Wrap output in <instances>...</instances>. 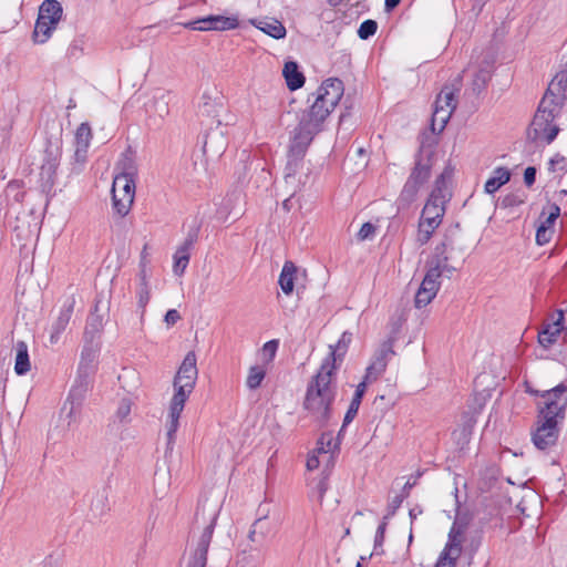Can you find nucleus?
Listing matches in <instances>:
<instances>
[{"mask_svg":"<svg viewBox=\"0 0 567 567\" xmlns=\"http://www.w3.org/2000/svg\"><path fill=\"white\" fill-rule=\"evenodd\" d=\"M334 355L336 350H332L323 360L317 374L309 381L303 400V409L321 426L326 425L331 417V406L337 394V388L333 383V375L337 370Z\"/></svg>","mask_w":567,"mask_h":567,"instance_id":"obj_1","label":"nucleus"},{"mask_svg":"<svg viewBox=\"0 0 567 567\" xmlns=\"http://www.w3.org/2000/svg\"><path fill=\"white\" fill-rule=\"evenodd\" d=\"M452 171L446 167L435 181V186L431 192L419 221L417 243L423 246L429 243L433 233L442 224L445 215V204L450 199L445 183L450 178Z\"/></svg>","mask_w":567,"mask_h":567,"instance_id":"obj_2","label":"nucleus"},{"mask_svg":"<svg viewBox=\"0 0 567 567\" xmlns=\"http://www.w3.org/2000/svg\"><path fill=\"white\" fill-rule=\"evenodd\" d=\"M463 241L460 224H455L446 230L444 240L435 247L434 254L427 261V265H431L446 277H450L454 271H457L465 261L467 251Z\"/></svg>","mask_w":567,"mask_h":567,"instance_id":"obj_3","label":"nucleus"},{"mask_svg":"<svg viewBox=\"0 0 567 567\" xmlns=\"http://www.w3.org/2000/svg\"><path fill=\"white\" fill-rule=\"evenodd\" d=\"M218 508H206V504L197 507L195 523H203V527L197 535L193 534V546L186 567H206L208 548L212 543L216 522L218 518Z\"/></svg>","mask_w":567,"mask_h":567,"instance_id":"obj_4","label":"nucleus"},{"mask_svg":"<svg viewBox=\"0 0 567 567\" xmlns=\"http://www.w3.org/2000/svg\"><path fill=\"white\" fill-rule=\"evenodd\" d=\"M527 392L543 399V401L538 403V417H549L557 422H561L565 419L567 409V385L564 382L549 390L538 391L528 389Z\"/></svg>","mask_w":567,"mask_h":567,"instance_id":"obj_5","label":"nucleus"},{"mask_svg":"<svg viewBox=\"0 0 567 567\" xmlns=\"http://www.w3.org/2000/svg\"><path fill=\"white\" fill-rule=\"evenodd\" d=\"M63 14V8L58 0H44L39 8L33 39L38 43H44L56 29Z\"/></svg>","mask_w":567,"mask_h":567,"instance_id":"obj_6","label":"nucleus"},{"mask_svg":"<svg viewBox=\"0 0 567 567\" xmlns=\"http://www.w3.org/2000/svg\"><path fill=\"white\" fill-rule=\"evenodd\" d=\"M196 354L194 351H189L182 364L178 368V371L174 378V390L175 393L173 395L174 399H178L182 401H187L190 393L194 391L198 370L196 367Z\"/></svg>","mask_w":567,"mask_h":567,"instance_id":"obj_7","label":"nucleus"},{"mask_svg":"<svg viewBox=\"0 0 567 567\" xmlns=\"http://www.w3.org/2000/svg\"><path fill=\"white\" fill-rule=\"evenodd\" d=\"M135 196V183L131 174L116 175L112 185L113 209L120 216H126Z\"/></svg>","mask_w":567,"mask_h":567,"instance_id":"obj_8","label":"nucleus"},{"mask_svg":"<svg viewBox=\"0 0 567 567\" xmlns=\"http://www.w3.org/2000/svg\"><path fill=\"white\" fill-rule=\"evenodd\" d=\"M399 328H394L386 340H384L373 355L372 362L365 370L363 381L371 383L385 371L389 360L395 354L393 350L398 339Z\"/></svg>","mask_w":567,"mask_h":567,"instance_id":"obj_9","label":"nucleus"},{"mask_svg":"<svg viewBox=\"0 0 567 567\" xmlns=\"http://www.w3.org/2000/svg\"><path fill=\"white\" fill-rule=\"evenodd\" d=\"M321 127L322 126L319 124L302 115L298 126L295 128L289 152L297 157H303L308 146L313 137L321 131Z\"/></svg>","mask_w":567,"mask_h":567,"instance_id":"obj_10","label":"nucleus"},{"mask_svg":"<svg viewBox=\"0 0 567 567\" xmlns=\"http://www.w3.org/2000/svg\"><path fill=\"white\" fill-rule=\"evenodd\" d=\"M60 157L61 151L59 147L50 146L45 148L39 174V185L42 193L51 194L53 192Z\"/></svg>","mask_w":567,"mask_h":567,"instance_id":"obj_11","label":"nucleus"},{"mask_svg":"<svg viewBox=\"0 0 567 567\" xmlns=\"http://www.w3.org/2000/svg\"><path fill=\"white\" fill-rule=\"evenodd\" d=\"M554 117L549 114L536 112L527 130V137L532 142L551 143L557 136L559 128L554 124Z\"/></svg>","mask_w":567,"mask_h":567,"instance_id":"obj_12","label":"nucleus"},{"mask_svg":"<svg viewBox=\"0 0 567 567\" xmlns=\"http://www.w3.org/2000/svg\"><path fill=\"white\" fill-rule=\"evenodd\" d=\"M558 423L549 417L537 416V426L532 434V440L538 450L545 451L556 444L559 435Z\"/></svg>","mask_w":567,"mask_h":567,"instance_id":"obj_13","label":"nucleus"},{"mask_svg":"<svg viewBox=\"0 0 567 567\" xmlns=\"http://www.w3.org/2000/svg\"><path fill=\"white\" fill-rule=\"evenodd\" d=\"M200 230V224L195 223L189 227L184 241L176 249L173 258H174V274L181 276L184 274L185 269L188 266L190 259V250L193 249L195 243L198 239Z\"/></svg>","mask_w":567,"mask_h":567,"instance_id":"obj_14","label":"nucleus"},{"mask_svg":"<svg viewBox=\"0 0 567 567\" xmlns=\"http://www.w3.org/2000/svg\"><path fill=\"white\" fill-rule=\"evenodd\" d=\"M92 140V130L89 123L84 122L79 125L74 135V155L72 173L79 174L87 158V150Z\"/></svg>","mask_w":567,"mask_h":567,"instance_id":"obj_15","label":"nucleus"},{"mask_svg":"<svg viewBox=\"0 0 567 567\" xmlns=\"http://www.w3.org/2000/svg\"><path fill=\"white\" fill-rule=\"evenodd\" d=\"M186 29L198 31H226L234 30L238 27L237 18L224 16H207L194 21L183 23Z\"/></svg>","mask_w":567,"mask_h":567,"instance_id":"obj_16","label":"nucleus"},{"mask_svg":"<svg viewBox=\"0 0 567 567\" xmlns=\"http://www.w3.org/2000/svg\"><path fill=\"white\" fill-rule=\"evenodd\" d=\"M343 92V82L337 78H330L318 87L316 96L319 101H323L327 106H330V109H334L341 100Z\"/></svg>","mask_w":567,"mask_h":567,"instance_id":"obj_17","label":"nucleus"},{"mask_svg":"<svg viewBox=\"0 0 567 567\" xmlns=\"http://www.w3.org/2000/svg\"><path fill=\"white\" fill-rule=\"evenodd\" d=\"M186 401H182L178 399L172 398L169 410H168V416H167V432H166V450L173 451L174 443H175V435L179 425V417L184 410Z\"/></svg>","mask_w":567,"mask_h":567,"instance_id":"obj_18","label":"nucleus"},{"mask_svg":"<svg viewBox=\"0 0 567 567\" xmlns=\"http://www.w3.org/2000/svg\"><path fill=\"white\" fill-rule=\"evenodd\" d=\"M556 316L557 318L551 322L544 323L542 330L538 332V342L545 349L551 347L556 342L557 337L564 330V312L561 310H557Z\"/></svg>","mask_w":567,"mask_h":567,"instance_id":"obj_19","label":"nucleus"},{"mask_svg":"<svg viewBox=\"0 0 567 567\" xmlns=\"http://www.w3.org/2000/svg\"><path fill=\"white\" fill-rule=\"evenodd\" d=\"M224 128L219 120H216V126L210 127L205 134L204 152L210 151L214 154H220L227 145Z\"/></svg>","mask_w":567,"mask_h":567,"instance_id":"obj_20","label":"nucleus"},{"mask_svg":"<svg viewBox=\"0 0 567 567\" xmlns=\"http://www.w3.org/2000/svg\"><path fill=\"white\" fill-rule=\"evenodd\" d=\"M74 305H75V300L73 297H70L64 301V303L60 310V313H59L56 320L53 322L52 328H51V334H50L51 343H56L60 339V336L68 327V324L71 320V317H72L73 310H74Z\"/></svg>","mask_w":567,"mask_h":567,"instance_id":"obj_21","label":"nucleus"},{"mask_svg":"<svg viewBox=\"0 0 567 567\" xmlns=\"http://www.w3.org/2000/svg\"><path fill=\"white\" fill-rule=\"evenodd\" d=\"M432 161L430 156L417 154L414 167L408 178V182L422 187L431 176Z\"/></svg>","mask_w":567,"mask_h":567,"instance_id":"obj_22","label":"nucleus"},{"mask_svg":"<svg viewBox=\"0 0 567 567\" xmlns=\"http://www.w3.org/2000/svg\"><path fill=\"white\" fill-rule=\"evenodd\" d=\"M271 532V525L266 517H259L250 525L247 538L251 544L261 545Z\"/></svg>","mask_w":567,"mask_h":567,"instance_id":"obj_23","label":"nucleus"},{"mask_svg":"<svg viewBox=\"0 0 567 567\" xmlns=\"http://www.w3.org/2000/svg\"><path fill=\"white\" fill-rule=\"evenodd\" d=\"M135 296L137 298V307L141 311V319H143L146 306L151 299V286L147 274L144 270L138 272V285L135 289Z\"/></svg>","mask_w":567,"mask_h":567,"instance_id":"obj_24","label":"nucleus"},{"mask_svg":"<svg viewBox=\"0 0 567 567\" xmlns=\"http://www.w3.org/2000/svg\"><path fill=\"white\" fill-rule=\"evenodd\" d=\"M284 78L289 90L295 91L305 84V75L299 71V66L293 61H288L284 65Z\"/></svg>","mask_w":567,"mask_h":567,"instance_id":"obj_25","label":"nucleus"},{"mask_svg":"<svg viewBox=\"0 0 567 567\" xmlns=\"http://www.w3.org/2000/svg\"><path fill=\"white\" fill-rule=\"evenodd\" d=\"M464 533L461 526L453 524L449 539L442 551L461 557L463 550Z\"/></svg>","mask_w":567,"mask_h":567,"instance_id":"obj_26","label":"nucleus"},{"mask_svg":"<svg viewBox=\"0 0 567 567\" xmlns=\"http://www.w3.org/2000/svg\"><path fill=\"white\" fill-rule=\"evenodd\" d=\"M367 385H368V382L365 381H362L360 382L358 385H357V389H355V392L353 394V398L350 402V405L348 408V411L344 415V419H343V424H342V427H341V431L349 424L352 422V420L355 417V415L358 414V411H359V408H360V404H361V401H362V398L367 391Z\"/></svg>","mask_w":567,"mask_h":567,"instance_id":"obj_27","label":"nucleus"},{"mask_svg":"<svg viewBox=\"0 0 567 567\" xmlns=\"http://www.w3.org/2000/svg\"><path fill=\"white\" fill-rule=\"evenodd\" d=\"M297 267L287 260L281 269L278 284L285 295H290L293 291Z\"/></svg>","mask_w":567,"mask_h":567,"instance_id":"obj_28","label":"nucleus"},{"mask_svg":"<svg viewBox=\"0 0 567 567\" xmlns=\"http://www.w3.org/2000/svg\"><path fill=\"white\" fill-rule=\"evenodd\" d=\"M511 179V172L506 167H497L486 181L484 189L487 194H494Z\"/></svg>","mask_w":567,"mask_h":567,"instance_id":"obj_29","label":"nucleus"},{"mask_svg":"<svg viewBox=\"0 0 567 567\" xmlns=\"http://www.w3.org/2000/svg\"><path fill=\"white\" fill-rule=\"evenodd\" d=\"M333 111V109H330V106H327L326 103L322 101H319V99L316 96L312 105L310 109L305 112L302 115L312 122L319 124L322 126V123L328 117V115Z\"/></svg>","mask_w":567,"mask_h":567,"instance_id":"obj_30","label":"nucleus"},{"mask_svg":"<svg viewBox=\"0 0 567 567\" xmlns=\"http://www.w3.org/2000/svg\"><path fill=\"white\" fill-rule=\"evenodd\" d=\"M16 362L14 371L18 375H24L30 370L28 346L24 341H18L14 346Z\"/></svg>","mask_w":567,"mask_h":567,"instance_id":"obj_31","label":"nucleus"},{"mask_svg":"<svg viewBox=\"0 0 567 567\" xmlns=\"http://www.w3.org/2000/svg\"><path fill=\"white\" fill-rule=\"evenodd\" d=\"M255 25L264 33L277 40L285 38L287 33L285 25L277 19L259 20Z\"/></svg>","mask_w":567,"mask_h":567,"instance_id":"obj_32","label":"nucleus"},{"mask_svg":"<svg viewBox=\"0 0 567 567\" xmlns=\"http://www.w3.org/2000/svg\"><path fill=\"white\" fill-rule=\"evenodd\" d=\"M455 109L456 107L451 106L441 109L440 106L439 109L433 110L431 120V130L433 133H441L445 128Z\"/></svg>","mask_w":567,"mask_h":567,"instance_id":"obj_33","label":"nucleus"},{"mask_svg":"<svg viewBox=\"0 0 567 567\" xmlns=\"http://www.w3.org/2000/svg\"><path fill=\"white\" fill-rule=\"evenodd\" d=\"M221 105L214 99H212L206 92L203 93L199 103V115L207 120L214 121L219 113Z\"/></svg>","mask_w":567,"mask_h":567,"instance_id":"obj_34","label":"nucleus"},{"mask_svg":"<svg viewBox=\"0 0 567 567\" xmlns=\"http://www.w3.org/2000/svg\"><path fill=\"white\" fill-rule=\"evenodd\" d=\"M420 188L421 187L406 181L400 196L396 199L398 208L399 209L409 208L410 205L416 199Z\"/></svg>","mask_w":567,"mask_h":567,"instance_id":"obj_35","label":"nucleus"},{"mask_svg":"<svg viewBox=\"0 0 567 567\" xmlns=\"http://www.w3.org/2000/svg\"><path fill=\"white\" fill-rule=\"evenodd\" d=\"M442 276H443L442 272L436 270L431 265H427L426 274H425V276H424L420 287L425 289V290L433 291V295L436 296V293H437V291L440 290V287H441L440 278Z\"/></svg>","mask_w":567,"mask_h":567,"instance_id":"obj_36","label":"nucleus"},{"mask_svg":"<svg viewBox=\"0 0 567 567\" xmlns=\"http://www.w3.org/2000/svg\"><path fill=\"white\" fill-rule=\"evenodd\" d=\"M150 114L157 115L159 118H164L169 113L168 100L165 94L155 96L147 107Z\"/></svg>","mask_w":567,"mask_h":567,"instance_id":"obj_37","label":"nucleus"},{"mask_svg":"<svg viewBox=\"0 0 567 567\" xmlns=\"http://www.w3.org/2000/svg\"><path fill=\"white\" fill-rule=\"evenodd\" d=\"M563 104H564V102H558V101H556V97H553L549 94L545 93L544 97L542 99V101L539 103L537 112L543 113V114L550 113V115H553V117L555 118L557 116V114L559 113Z\"/></svg>","mask_w":567,"mask_h":567,"instance_id":"obj_38","label":"nucleus"},{"mask_svg":"<svg viewBox=\"0 0 567 567\" xmlns=\"http://www.w3.org/2000/svg\"><path fill=\"white\" fill-rule=\"evenodd\" d=\"M338 449V444H333V437L331 433H322L318 440L316 452L323 454L330 460L332 457L333 450Z\"/></svg>","mask_w":567,"mask_h":567,"instance_id":"obj_39","label":"nucleus"},{"mask_svg":"<svg viewBox=\"0 0 567 567\" xmlns=\"http://www.w3.org/2000/svg\"><path fill=\"white\" fill-rule=\"evenodd\" d=\"M85 391H86V384L85 385L81 384L80 386H75L70 391L68 400L64 404V408L66 406L68 403L71 404L70 412L68 414V416L70 419L74 417L75 410L80 408L82 395Z\"/></svg>","mask_w":567,"mask_h":567,"instance_id":"obj_40","label":"nucleus"},{"mask_svg":"<svg viewBox=\"0 0 567 567\" xmlns=\"http://www.w3.org/2000/svg\"><path fill=\"white\" fill-rule=\"evenodd\" d=\"M266 377V370L260 365H252L248 371V375L246 379V385L250 390H256L261 385Z\"/></svg>","mask_w":567,"mask_h":567,"instance_id":"obj_41","label":"nucleus"},{"mask_svg":"<svg viewBox=\"0 0 567 567\" xmlns=\"http://www.w3.org/2000/svg\"><path fill=\"white\" fill-rule=\"evenodd\" d=\"M440 106L441 109L450 106L456 107L455 94L453 90L447 86L443 87L441 93L436 96L434 109H439Z\"/></svg>","mask_w":567,"mask_h":567,"instance_id":"obj_42","label":"nucleus"},{"mask_svg":"<svg viewBox=\"0 0 567 567\" xmlns=\"http://www.w3.org/2000/svg\"><path fill=\"white\" fill-rule=\"evenodd\" d=\"M491 80V73L487 70H478L472 81V91L474 94H480Z\"/></svg>","mask_w":567,"mask_h":567,"instance_id":"obj_43","label":"nucleus"},{"mask_svg":"<svg viewBox=\"0 0 567 567\" xmlns=\"http://www.w3.org/2000/svg\"><path fill=\"white\" fill-rule=\"evenodd\" d=\"M525 202V195L522 192L509 193L502 197L501 206L512 208L522 205Z\"/></svg>","mask_w":567,"mask_h":567,"instance_id":"obj_44","label":"nucleus"},{"mask_svg":"<svg viewBox=\"0 0 567 567\" xmlns=\"http://www.w3.org/2000/svg\"><path fill=\"white\" fill-rule=\"evenodd\" d=\"M378 29V23L374 20L368 19L363 21L358 30V35L362 40H367L372 37Z\"/></svg>","mask_w":567,"mask_h":567,"instance_id":"obj_45","label":"nucleus"},{"mask_svg":"<svg viewBox=\"0 0 567 567\" xmlns=\"http://www.w3.org/2000/svg\"><path fill=\"white\" fill-rule=\"evenodd\" d=\"M434 298L435 295H433V291L420 287L415 295L414 305L420 309L427 306Z\"/></svg>","mask_w":567,"mask_h":567,"instance_id":"obj_46","label":"nucleus"},{"mask_svg":"<svg viewBox=\"0 0 567 567\" xmlns=\"http://www.w3.org/2000/svg\"><path fill=\"white\" fill-rule=\"evenodd\" d=\"M131 409H132V401L127 398L122 399L117 406L116 413H115L116 417L121 422H126L128 415L131 414Z\"/></svg>","mask_w":567,"mask_h":567,"instance_id":"obj_47","label":"nucleus"},{"mask_svg":"<svg viewBox=\"0 0 567 567\" xmlns=\"http://www.w3.org/2000/svg\"><path fill=\"white\" fill-rule=\"evenodd\" d=\"M351 341V334L343 332L338 343L333 347L330 346V351L336 350V361L341 358L347 349L348 343ZM331 352H329L330 354Z\"/></svg>","mask_w":567,"mask_h":567,"instance_id":"obj_48","label":"nucleus"},{"mask_svg":"<svg viewBox=\"0 0 567 567\" xmlns=\"http://www.w3.org/2000/svg\"><path fill=\"white\" fill-rule=\"evenodd\" d=\"M553 236V228L546 225H539L536 231V243L539 246L546 245L550 241Z\"/></svg>","mask_w":567,"mask_h":567,"instance_id":"obj_49","label":"nucleus"},{"mask_svg":"<svg viewBox=\"0 0 567 567\" xmlns=\"http://www.w3.org/2000/svg\"><path fill=\"white\" fill-rule=\"evenodd\" d=\"M546 94H549L553 97H556V101L558 102H565L566 100V93L564 92V89L561 85H559L558 82H556L554 79L549 83Z\"/></svg>","mask_w":567,"mask_h":567,"instance_id":"obj_50","label":"nucleus"},{"mask_svg":"<svg viewBox=\"0 0 567 567\" xmlns=\"http://www.w3.org/2000/svg\"><path fill=\"white\" fill-rule=\"evenodd\" d=\"M458 556L441 551L434 567H456Z\"/></svg>","mask_w":567,"mask_h":567,"instance_id":"obj_51","label":"nucleus"},{"mask_svg":"<svg viewBox=\"0 0 567 567\" xmlns=\"http://www.w3.org/2000/svg\"><path fill=\"white\" fill-rule=\"evenodd\" d=\"M91 508L99 514H103L107 509V495L105 489L101 495L97 494V496L92 501Z\"/></svg>","mask_w":567,"mask_h":567,"instance_id":"obj_52","label":"nucleus"},{"mask_svg":"<svg viewBox=\"0 0 567 567\" xmlns=\"http://www.w3.org/2000/svg\"><path fill=\"white\" fill-rule=\"evenodd\" d=\"M405 495H396L394 496L388 504L386 515L383 519L388 520L392 516L395 515L396 511L400 508L402 502L404 501Z\"/></svg>","mask_w":567,"mask_h":567,"instance_id":"obj_53","label":"nucleus"},{"mask_svg":"<svg viewBox=\"0 0 567 567\" xmlns=\"http://www.w3.org/2000/svg\"><path fill=\"white\" fill-rule=\"evenodd\" d=\"M102 329V318L99 315H91L87 319L85 334L97 333Z\"/></svg>","mask_w":567,"mask_h":567,"instance_id":"obj_54","label":"nucleus"},{"mask_svg":"<svg viewBox=\"0 0 567 567\" xmlns=\"http://www.w3.org/2000/svg\"><path fill=\"white\" fill-rule=\"evenodd\" d=\"M289 154H290L289 155V161L287 163L286 174H285V178L286 179L295 176V174L297 172V168L300 165L301 159H302V157H297L296 155H292L290 152H289Z\"/></svg>","mask_w":567,"mask_h":567,"instance_id":"obj_55","label":"nucleus"},{"mask_svg":"<svg viewBox=\"0 0 567 567\" xmlns=\"http://www.w3.org/2000/svg\"><path fill=\"white\" fill-rule=\"evenodd\" d=\"M375 233V226L371 223H364L357 234L359 240H365L373 237Z\"/></svg>","mask_w":567,"mask_h":567,"instance_id":"obj_56","label":"nucleus"},{"mask_svg":"<svg viewBox=\"0 0 567 567\" xmlns=\"http://www.w3.org/2000/svg\"><path fill=\"white\" fill-rule=\"evenodd\" d=\"M278 346H279V342L277 340H270L264 344L262 353H264V355L268 357V359H267L268 361H271L275 358L276 352L278 350Z\"/></svg>","mask_w":567,"mask_h":567,"instance_id":"obj_57","label":"nucleus"},{"mask_svg":"<svg viewBox=\"0 0 567 567\" xmlns=\"http://www.w3.org/2000/svg\"><path fill=\"white\" fill-rule=\"evenodd\" d=\"M386 525H388L386 520L383 519L382 523L378 526V529L375 533V538H374V550H378V548L379 547L381 548L383 545Z\"/></svg>","mask_w":567,"mask_h":567,"instance_id":"obj_58","label":"nucleus"},{"mask_svg":"<svg viewBox=\"0 0 567 567\" xmlns=\"http://www.w3.org/2000/svg\"><path fill=\"white\" fill-rule=\"evenodd\" d=\"M559 213H560V208L557 205H551L549 214L547 215L545 220H543L540 223V225H546V226H549L550 228H553V225H554L555 220L557 219V217L559 216Z\"/></svg>","mask_w":567,"mask_h":567,"instance_id":"obj_59","label":"nucleus"},{"mask_svg":"<svg viewBox=\"0 0 567 567\" xmlns=\"http://www.w3.org/2000/svg\"><path fill=\"white\" fill-rule=\"evenodd\" d=\"M536 179V168L533 166H529L524 172V182L525 184L530 187Z\"/></svg>","mask_w":567,"mask_h":567,"instance_id":"obj_60","label":"nucleus"},{"mask_svg":"<svg viewBox=\"0 0 567 567\" xmlns=\"http://www.w3.org/2000/svg\"><path fill=\"white\" fill-rule=\"evenodd\" d=\"M179 319H181V315L176 309L168 310L164 318L167 326L175 324Z\"/></svg>","mask_w":567,"mask_h":567,"instance_id":"obj_61","label":"nucleus"},{"mask_svg":"<svg viewBox=\"0 0 567 567\" xmlns=\"http://www.w3.org/2000/svg\"><path fill=\"white\" fill-rule=\"evenodd\" d=\"M320 465V461H319V457L318 455L316 454H312V455H309V457L307 458V463H306V466L309 471H313V470H317Z\"/></svg>","mask_w":567,"mask_h":567,"instance_id":"obj_62","label":"nucleus"},{"mask_svg":"<svg viewBox=\"0 0 567 567\" xmlns=\"http://www.w3.org/2000/svg\"><path fill=\"white\" fill-rule=\"evenodd\" d=\"M554 80L559 83V85L563 86L564 92L566 93L567 89V71H559L555 76Z\"/></svg>","mask_w":567,"mask_h":567,"instance_id":"obj_63","label":"nucleus"},{"mask_svg":"<svg viewBox=\"0 0 567 567\" xmlns=\"http://www.w3.org/2000/svg\"><path fill=\"white\" fill-rule=\"evenodd\" d=\"M554 80L559 83V85L563 86L564 92L566 93L567 89V71H559L555 76Z\"/></svg>","mask_w":567,"mask_h":567,"instance_id":"obj_64","label":"nucleus"}]
</instances>
